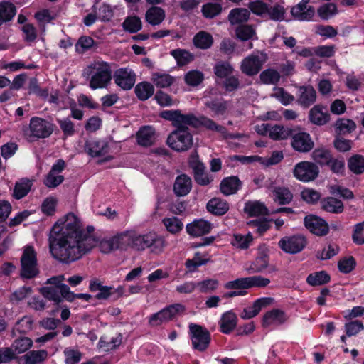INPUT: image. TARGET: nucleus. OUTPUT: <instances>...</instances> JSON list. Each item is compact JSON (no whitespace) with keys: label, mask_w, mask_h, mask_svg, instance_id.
I'll return each mask as SVG.
<instances>
[{"label":"nucleus","mask_w":364,"mask_h":364,"mask_svg":"<svg viewBox=\"0 0 364 364\" xmlns=\"http://www.w3.org/2000/svg\"><path fill=\"white\" fill-rule=\"evenodd\" d=\"M235 32L236 37L242 41H248L256 36L255 28L252 25H240Z\"/></svg>","instance_id":"45"},{"label":"nucleus","mask_w":364,"mask_h":364,"mask_svg":"<svg viewBox=\"0 0 364 364\" xmlns=\"http://www.w3.org/2000/svg\"><path fill=\"white\" fill-rule=\"evenodd\" d=\"M163 224L166 230L172 234L179 232L183 228V223L179 218L175 216L164 218L163 219Z\"/></svg>","instance_id":"54"},{"label":"nucleus","mask_w":364,"mask_h":364,"mask_svg":"<svg viewBox=\"0 0 364 364\" xmlns=\"http://www.w3.org/2000/svg\"><path fill=\"white\" fill-rule=\"evenodd\" d=\"M213 227V225L210 222L203 219H197L187 224L186 229L188 235L193 237H200L208 234Z\"/></svg>","instance_id":"18"},{"label":"nucleus","mask_w":364,"mask_h":364,"mask_svg":"<svg viewBox=\"0 0 364 364\" xmlns=\"http://www.w3.org/2000/svg\"><path fill=\"white\" fill-rule=\"evenodd\" d=\"M16 14V6L9 2L0 3V26L6 22L10 21Z\"/></svg>","instance_id":"39"},{"label":"nucleus","mask_w":364,"mask_h":364,"mask_svg":"<svg viewBox=\"0 0 364 364\" xmlns=\"http://www.w3.org/2000/svg\"><path fill=\"white\" fill-rule=\"evenodd\" d=\"M184 309V306L180 304L170 305L152 314L149 318V323L152 326H159L171 320L177 314L183 312Z\"/></svg>","instance_id":"10"},{"label":"nucleus","mask_w":364,"mask_h":364,"mask_svg":"<svg viewBox=\"0 0 364 364\" xmlns=\"http://www.w3.org/2000/svg\"><path fill=\"white\" fill-rule=\"evenodd\" d=\"M330 280V275L325 271L313 272L306 278L308 284L313 287L326 284L328 283Z\"/></svg>","instance_id":"41"},{"label":"nucleus","mask_w":364,"mask_h":364,"mask_svg":"<svg viewBox=\"0 0 364 364\" xmlns=\"http://www.w3.org/2000/svg\"><path fill=\"white\" fill-rule=\"evenodd\" d=\"M204 80V74L198 70L188 71L184 75L185 82L190 86L196 87Z\"/></svg>","instance_id":"53"},{"label":"nucleus","mask_w":364,"mask_h":364,"mask_svg":"<svg viewBox=\"0 0 364 364\" xmlns=\"http://www.w3.org/2000/svg\"><path fill=\"white\" fill-rule=\"evenodd\" d=\"M57 122L63 131V138L71 136L75 133L74 124L70 119L68 118L57 119Z\"/></svg>","instance_id":"63"},{"label":"nucleus","mask_w":364,"mask_h":364,"mask_svg":"<svg viewBox=\"0 0 364 364\" xmlns=\"http://www.w3.org/2000/svg\"><path fill=\"white\" fill-rule=\"evenodd\" d=\"M288 316L280 309H274L267 311L263 316L262 326L264 328L276 327L286 322Z\"/></svg>","instance_id":"20"},{"label":"nucleus","mask_w":364,"mask_h":364,"mask_svg":"<svg viewBox=\"0 0 364 364\" xmlns=\"http://www.w3.org/2000/svg\"><path fill=\"white\" fill-rule=\"evenodd\" d=\"M213 70L215 75L220 78L227 77L233 72V68L228 62H219L216 63Z\"/></svg>","instance_id":"57"},{"label":"nucleus","mask_w":364,"mask_h":364,"mask_svg":"<svg viewBox=\"0 0 364 364\" xmlns=\"http://www.w3.org/2000/svg\"><path fill=\"white\" fill-rule=\"evenodd\" d=\"M189 164L194 172L195 181L196 182H211L213 181L212 176H208L205 171L204 164L198 159V155H192L189 160Z\"/></svg>","instance_id":"23"},{"label":"nucleus","mask_w":364,"mask_h":364,"mask_svg":"<svg viewBox=\"0 0 364 364\" xmlns=\"http://www.w3.org/2000/svg\"><path fill=\"white\" fill-rule=\"evenodd\" d=\"M229 208V203L220 198H213L206 204L207 210L216 216L225 215Z\"/></svg>","instance_id":"27"},{"label":"nucleus","mask_w":364,"mask_h":364,"mask_svg":"<svg viewBox=\"0 0 364 364\" xmlns=\"http://www.w3.org/2000/svg\"><path fill=\"white\" fill-rule=\"evenodd\" d=\"M208 259L203 258L201 253L197 252L192 259H186L185 266L190 272H194L199 267L205 264Z\"/></svg>","instance_id":"52"},{"label":"nucleus","mask_w":364,"mask_h":364,"mask_svg":"<svg viewBox=\"0 0 364 364\" xmlns=\"http://www.w3.org/2000/svg\"><path fill=\"white\" fill-rule=\"evenodd\" d=\"M272 301L271 298L262 297L257 299L252 306L243 309L241 313V318L243 319H250L257 316L261 309L269 304Z\"/></svg>","instance_id":"24"},{"label":"nucleus","mask_w":364,"mask_h":364,"mask_svg":"<svg viewBox=\"0 0 364 364\" xmlns=\"http://www.w3.org/2000/svg\"><path fill=\"white\" fill-rule=\"evenodd\" d=\"M68 285L44 287L41 289V293L45 298L58 304L62 298L68 301Z\"/></svg>","instance_id":"17"},{"label":"nucleus","mask_w":364,"mask_h":364,"mask_svg":"<svg viewBox=\"0 0 364 364\" xmlns=\"http://www.w3.org/2000/svg\"><path fill=\"white\" fill-rule=\"evenodd\" d=\"M85 152L92 157L104 156L109 151V145L105 140L92 139L86 141Z\"/></svg>","instance_id":"21"},{"label":"nucleus","mask_w":364,"mask_h":364,"mask_svg":"<svg viewBox=\"0 0 364 364\" xmlns=\"http://www.w3.org/2000/svg\"><path fill=\"white\" fill-rule=\"evenodd\" d=\"M105 244L109 246V250L132 248L142 251L150 248L151 252L159 253L165 246V240L155 232L140 234L136 230L131 229L117 233Z\"/></svg>","instance_id":"2"},{"label":"nucleus","mask_w":364,"mask_h":364,"mask_svg":"<svg viewBox=\"0 0 364 364\" xmlns=\"http://www.w3.org/2000/svg\"><path fill=\"white\" fill-rule=\"evenodd\" d=\"M194 46L200 49H208L213 43L212 36L205 32L200 31L193 38Z\"/></svg>","instance_id":"42"},{"label":"nucleus","mask_w":364,"mask_h":364,"mask_svg":"<svg viewBox=\"0 0 364 364\" xmlns=\"http://www.w3.org/2000/svg\"><path fill=\"white\" fill-rule=\"evenodd\" d=\"M237 324V315L232 311H228L221 315L219 321L220 331L224 334H230Z\"/></svg>","instance_id":"25"},{"label":"nucleus","mask_w":364,"mask_h":364,"mask_svg":"<svg viewBox=\"0 0 364 364\" xmlns=\"http://www.w3.org/2000/svg\"><path fill=\"white\" fill-rule=\"evenodd\" d=\"M356 128V124L352 119L340 118L334 124V129L336 135H346L353 132Z\"/></svg>","instance_id":"33"},{"label":"nucleus","mask_w":364,"mask_h":364,"mask_svg":"<svg viewBox=\"0 0 364 364\" xmlns=\"http://www.w3.org/2000/svg\"><path fill=\"white\" fill-rule=\"evenodd\" d=\"M291 14L299 21H310L315 14V9L313 6H307V5L300 1L291 8Z\"/></svg>","instance_id":"26"},{"label":"nucleus","mask_w":364,"mask_h":364,"mask_svg":"<svg viewBox=\"0 0 364 364\" xmlns=\"http://www.w3.org/2000/svg\"><path fill=\"white\" fill-rule=\"evenodd\" d=\"M48 353L45 350H31L26 353L22 358L24 364H36L46 359Z\"/></svg>","instance_id":"46"},{"label":"nucleus","mask_w":364,"mask_h":364,"mask_svg":"<svg viewBox=\"0 0 364 364\" xmlns=\"http://www.w3.org/2000/svg\"><path fill=\"white\" fill-rule=\"evenodd\" d=\"M262 65L263 62L258 55H250L242 60L240 70L242 73L252 76L259 72Z\"/></svg>","instance_id":"19"},{"label":"nucleus","mask_w":364,"mask_h":364,"mask_svg":"<svg viewBox=\"0 0 364 364\" xmlns=\"http://www.w3.org/2000/svg\"><path fill=\"white\" fill-rule=\"evenodd\" d=\"M252 240L253 237L250 232L245 235L235 233L232 235L230 242L235 248L246 250L250 247Z\"/></svg>","instance_id":"40"},{"label":"nucleus","mask_w":364,"mask_h":364,"mask_svg":"<svg viewBox=\"0 0 364 364\" xmlns=\"http://www.w3.org/2000/svg\"><path fill=\"white\" fill-rule=\"evenodd\" d=\"M364 329V326L360 321H352L345 324V331L346 336L351 337L356 336L358 333Z\"/></svg>","instance_id":"60"},{"label":"nucleus","mask_w":364,"mask_h":364,"mask_svg":"<svg viewBox=\"0 0 364 364\" xmlns=\"http://www.w3.org/2000/svg\"><path fill=\"white\" fill-rule=\"evenodd\" d=\"M317 13L321 18L328 20L338 14L337 6L334 3L324 4L317 9Z\"/></svg>","instance_id":"55"},{"label":"nucleus","mask_w":364,"mask_h":364,"mask_svg":"<svg viewBox=\"0 0 364 364\" xmlns=\"http://www.w3.org/2000/svg\"><path fill=\"white\" fill-rule=\"evenodd\" d=\"M33 346V341L28 337H21L15 339L12 343L11 347L14 353V359L16 358V354H22L30 349Z\"/></svg>","instance_id":"34"},{"label":"nucleus","mask_w":364,"mask_h":364,"mask_svg":"<svg viewBox=\"0 0 364 364\" xmlns=\"http://www.w3.org/2000/svg\"><path fill=\"white\" fill-rule=\"evenodd\" d=\"M349 169L355 174L364 173V157L360 154L352 156L348 161Z\"/></svg>","instance_id":"51"},{"label":"nucleus","mask_w":364,"mask_h":364,"mask_svg":"<svg viewBox=\"0 0 364 364\" xmlns=\"http://www.w3.org/2000/svg\"><path fill=\"white\" fill-rule=\"evenodd\" d=\"M247 224L250 228H255L256 232L259 235H262L270 228L269 221L267 219L252 220L248 222Z\"/></svg>","instance_id":"62"},{"label":"nucleus","mask_w":364,"mask_h":364,"mask_svg":"<svg viewBox=\"0 0 364 364\" xmlns=\"http://www.w3.org/2000/svg\"><path fill=\"white\" fill-rule=\"evenodd\" d=\"M270 283V280L261 276H252L239 278L225 284L227 289H249L252 287H264Z\"/></svg>","instance_id":"8"},{"label":"nucleus","mask_w":364,"mask_h":364,"mask_svg":"<svg viewBox=\"0 0 364 364\" xmlns=\"http://www.w3.org/2000/svg\"><path fill=\"white\" fill-rule=\"evenodd\" d=\"M65 168V161L59 159L53 166L49 174L48 175V182H63L64 181L63 176L60 175V172Z\"/></svg>","instance_id":"47"},{"label":"nucleus","mask_w":364,"mask_h":364,"mask_svg":"<svg viewBox=\"0 0 364 364\" xmlns=\"http://www.w3.org/2000/svg\"><path fill=\"white\" fill-rule=\"evenodd\" d=\"M221 11V5L217 3H207L202 6V13L208 18H213L217 16Z\"/></svg>","instance_id":"58"},{"label":"nucleus","mask_w":364,"mask_h":364,"mask_svg":"<svg viewBox=\"0 0 364 364\" xmlns=\"http://www.w3.org/2000/svg\"><path fill=\"white\" fill-rule=\"evenodd\" d=\"M270 189L272 191L271 196L275 203L279 205H286L291 202L293 194L287 188L284 186H271Z\"/></svg>","instance_id":"28"},{"label":"nucleus","mask_w":364,"mask_h":364,"mask_svg":"<svg viewBox=\"0 0 364 364\" xmlns=\"http://www.w3.org/2000/svg\"><path fill=\"white\" fill-rule=\"evenodd\" d=\"M83 75L90 78L89 86L92 90L107 87L112 80V69L109 63L95 60L84 70Z\"/></svg>","instance_id":"3"},{"label":"nucleus","mask_w":364,"mask_h":364,"mask_svg":"<svg viewBox=\"0 0 364 364\" xmlns=\"http://www.w3.org/2000/svg\"><path fill=\"white\" fill-rule=\"evenodd\" d=\"M316 99V92L311 85L298 87L297 103L304 108L313 105Z\"/></svg>","instance_id":"22"},{"label":"nucleus","mask_w":364,"mask_h":364,"mask_svg":"<svg viewBox=\"0 0 364 364\" xmlns=\"http://www.w3.org/2000/svg\"><path fill=\"white\" fill-rule=\"evenodd\" d=\"M269 259L267 255L256 257L252 262L245 264V269L248 274H255L264 272L268 267Z\"/></svg>","instance_id":"31"},{"label":"nucleus","mask_w":364,"mask_h":364,"mask_svg":"<svg viewBox=\"0 0 364 364\" xmlns=\"http://www.w3.org/2000/svg\"><path fill=\"white\" fill-rule=\"evenodd\" d=\"M244 211L251 217L264 216L269 214L265 204L259 200H250L245 203Z\"/></svg>","instance_id":"29"},{"label":"nucleus","mask_w":364,"mask_h":364,"mask_svg":"<svg viewBox=\"0 0 364 364\" xmlns=\"http://www.w3.org/2000/svg\"><path fill=\"white\" fill-rule=\"evenodd\" d=\"M165 16L164 10L158 6L149 8L145 14L146 21L151 26L159 25L164 20Z\"/></svg>","instance_id":"32"},{"label":"nucleus","mask_w":364,"mask_h":364,"mask_svg":"<svg viewBox=\"0 0 364 364\" xmlns=\"http://www.w3.org/2000/svg\"><path fill=\"white\" fill-rule=\"evenodd\" d=\"M290 136L293 149L299 152L306 153L314 148V143L306 132L292 129Z\"/></svg>","instance_id":"13"},{"label":"nucleus","mask_w":364,"mask_h":364,"mask_svg":"<svg viewBox=\"0 0 364 364\" xmlns=\"http://www.w3.org/2000/svg\"><path fill=\"white\" fill-rule=\"evenodd\" d=\"M193 118L195 119H191L193 123L189 122V125L193 127H198L200 126H203L209 130L215 131L219 132L223 135L225 139H236L241 137L240 134H230L228 133L227 129L221 125L217 124L213 119L208 118L204 116H201L200 117H196L193 114Z\"/></svg>","instance_id":"11"},{"label":"nucleus","mask_w":364,"mask_h":364,"mask_svg":"<svg viewBox=\"0 0 364 364\" xmlns=\"http://www.w3.org/2000/svg\"><path fill=\"white\" fill-rule=\"evenodd\" d=\"M55 124L46 119L33 117L30 119L28 127L23 129L24 136L29 141L48 138L54 132Z\"/></svg>","instance_id":"4"},{"label":"nucleus","mask_w":364,"mask_h":364,"mask_svg":"<svg viewBox=\"0 0 364 364\" xmlns=\"http://www.w3.org/2000/svg\"><path fill=\"white\" fill-rule=\"evenodd\" d=\"M305 227L313 234L318 236L326 235L329 231L328 224L323 218L314 215L304 218Z\"/></svg>","instance_id":"15"},{"label":"nucleus","mask_w":364,"mask_h":364,"mask_svg":"<svg viewBox=\"0 0 364 364\" xmlns=\"http://www.w3.org/2000/svg\"><path fill=\"white\" fill-rule=\"evenodd\" d=\"M151 81L157 87L165 88L175 82V77L168 73L155 72L151 75Z\"/></svg>","instance_id":"38"},{"label":"nucleus","mask_w":364,"mask_h":364,"mask_svg":"<svg viewBox=\"0 0 364 364\" xmlns=\"http://www.w3.org/2000/svg\"><path fill=\"white\" fill-rule=\"evenodd\" d=\"M279 73L272 68L263 70L259 75V79L262 83L266 85H277L280 80Z\"/></svg>","instance_id":"49"},{"label":"nucleus","mask_w":364,"mask_h":364,"mask_svg":"<svg viewBox=\"0 0 364 364\" xmlns=\"http://www.w3.org/2000/svg\"><path fill=\"white\" fill-rule=\"evenodd\" d=\"M278 245L286 253L296 254L304 250L306 245V240L300 234L285 236L279 241Z\"/></svg>","instance_id":"9"},{"label":"nucleus","mask_w":364,"mask_h":364,"mask_svg":"<svg viewBox=\"0 0 364 364\" xmlns=\"http://www.w3.org/2000/svg\"><path fill=\"white\" fill-rule=\"evenodd\" d=\"M286 10L283 6L279 4H275L273 6L268 4L266 15L269 18L275 21H282L285 18Z\"/></svg>","instance_id":"50"},{"label":"nucleus","mask_w":364,"mask_h":364,"mask_svg":"<svg viewBox=\"0 0 364 364\" xmlns=\"http://www.w3.org/2000/svg\"><path fill=\"white\" fill-rule=\"evenodd\" d=\"M190 337L193 349L200 352L205 351L210 343V333L204 327L191 323L189 325Z\"/></svg>","instance_id":"7"},{"label":"nucleus","mask_w":364,"mask_h":364,"mask_svg":"<svg viewBox=\"0 0 364 364\" xmlns=\"http://www.w3.org/2000/svg\"><path fill=\"white\" fill-rule=\"evenodd\" d=\"M171 55L175 58L179 66H183L194 60V55L185 49H175L171 51Z\"/></svg>","instance_id":"44"},{"label":"nucleus","mask_w":364,"mask_h":364,"mask_svg":"<svg viewBox=\"0 0 364 364\" xmlns=\"http://www.w3.org/2000/svg\"><path fill=\"white\" fill-rule=\"evenodd\" d=\"M122 27L124 31L134 33L141 30L142 23L139 17L136 16H128L123 22Z\"/></svg>","instance_id":"56"},{"label":"nucleus","mask_w":364,"mask_h":364,"mask_svg":"<svg viewBox=\"0 0 364 364\" xmlns=\"http://www.w3.org/2000/svg\"><path fill=\"white\" fill-rule=\"evenodd\" d=\"M160 116L166 120L172 122L174 127H183L189 125V122L193 123L191 119L193 118V114H182L180 110H164L161 112Z\"/></svg>","instance_id":"16"},{"label":"nucleus","mask_w":364,"mask_h":364,"mask_svg":"<svg viewBox=\"0 0 364 364\" xmlns=\"http://www.w3.org/2000/svg\"><path fill=\"white\" fill-rule=\"evenodd\" d=\"M323 109H326L324 107L315 105L309 111V120L316 125L326 124L330 120V114L327 112H323Z\"/></svg>","instance_id":"30"},{"label":"nucleus","mask_w":364,"mask_h":364,"mask_svg":"<svg viewBox=\"0 0 364 364\" xmlns=\"http://www.w3.org/2000/svg\"><path fill=\"white\" fill-rule=\"evenodd\" d=\"M292 129L282 125H271L269 136L273 140H284L290 136Z\"/></svg>","instance_id":"43"},{"label":"nucleus","mask_w":364,"mask_h":364,"mask_svg":"<svg viewBox=\"0 0 364 364\" xmlns=\"http://www.w3.org/2000/svg\"><path fill=\"white\" fill-rule=\"evenodd\" d=\"M49 242L52 256L65 264L79 259L97 244L92 236L82 231L80 219L72 213L55 223Z\"/></svg>","instance_id":"1"},{"label":"nucleus","mask_w":364,"mask_h":364,"mask_svg":"<svg viewBox=\"0 0 364 364\" xmlns=\"http://www.w3.org/2000/svg\"><path fill=\"white\" fill-rule=\"evenodd\" d=\"M250 15L247 9L237 8L230 11L228 20L232 25L241 24L248 21Z\"/></svg>","instance_id":"36"},{"label":"nucleus","mask_w":364,"mask_h":364,"mask_svg":"<svg viewBox=\"0 0 364 364\" xmlns=\"http://www.w3.org/2000/svg\"><path fill=\"white\" fill-rule=\"evenodd\" d=\"M65 364H77L82 358L80 350L72 348H65L63 350Z\"/></svg>","instance_id":"59"},{"label":"nucleus","mask_w":364,"mask_h":364,"mask_svg":"<svg viewBox=\"0 0 364 364\" xmlns=\"http://www.w3.org/2000/svg\"><path fill=\"white\" fill-rule=\"evenodd\" d=\"M168 146L177 151H185L193 145L192 135L188 131V126L177 127L167 139Z\"/></svg>","instance_id":"5"},{"label":"nucleus","mask_w":364,"mask_h":364,"mask_svg":"<svg viewBox=\"0 0 364 364\" xmlns=\"http://www.w3.org/2000/svg\"><path fill=\"white\" fill-rule=\"evenodd\" d=\"M134 91L137 97L144 101L149 99L154 94V87L151 83L143 82L135 87Z\"/></svg>","instance_id":"48"},{"label":"nucleus","mask_w":364,"mask_h":364,"mask_svg":"<svg viewBox=\"0 0 364 364\" xmlns=\"http://www.w3.org/2000/svg\"><path fill=\"white\" fill-rule=\"evenodd\" d=\"M31 188V183H15L12 196L15 199H21L29 193Z\"/></svg>","instance_id":"64"},{"label":"nucleus","mask_w":364,"mask_h":364,"mask_svg":"<svg viewBox=\"0 0 364 364\" xmlns=\"http://www.w3.org/2000/svg\"><path fill=\"white\" fill-rule=\"evenodd\" d=\"M155 131L151 127H144L141 128L137 133L138 144L144 146H149L154 144Z\"/></svg>","instance_id":"35"},{"label":"nucleus","mask_w":364,"mask_h":364,"mask_svg":"<svg viewBox=\"0 0 364 364\" xmlns=\"http://www.w3.org/2000/svg\"><path fill=\"white\" fill-rule=\"evenodd\" d=\"M313 159L320 164H328L331 161V154L328 151L323 149H315L312 153Z\"/></svg>","instance_id":"61"},{"label":"nucleus","mask_w":364,"mask_h":364,"mask_svg":"<svg viewBox=\"0 0 364 364\" xmlns=\"http://www.w3.org/2000/svg\"><path fill=\"white\" fill-rule=\"evenodd\" d=\"M113 78L116 85L124 90L132 89L136 82V74L128 68L117 69Z\"/></svg>","instance_id":"14"},{"label":"nucleus","mask_w":364,"mask_h":364,"mask_svg":"<svg viewBox=\"0 0 364 364\" xmlns=\"http://www.w3.org/2000/svg\"><path fill=\"white\" fill-rule=\"evenodd\" d=\"M322 208L331 213H341L343 211V204L341 200L333 197H327L321 200Z\"/></svg>","instance_id":"37"},{"label":"nucleus","mask_w":364,"mask_h":364,"mask_svg":"<svg viewBox=\"0 0 364 364\" xmlns=\"http://www.w3.org/2000/svg\"><path fill=\"white\" fill-rule=\"evenodd\" d=\"M318 173V167L315 164L309 161H302L297 164L294 169L295 177L304 182L315 180Z\"/></svg>","instance_id":"12"},{"label":"nucleus","mask_w":364,"mask_h":364,"mask_svg":"<svg viewBox=\"0 0 364 364\" xmlns=\"http://www.w3.org/2000/svg\"><path fill=\"white\" fill-rule=\"evenodd\" d=\"M21 277L23 279H32L38 275L36 253L31 246L25 247L21 258Z\"/></svg>","instance_id":"6"}]
</instances>
